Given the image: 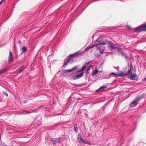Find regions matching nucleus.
<instances>
[{
	"instance_id": "21",
	"label": "nucleus",
	"mask_w": 146,
	"mask_h": 146,
	"mask_svg": "<svg viewBox=\"0 0 146 146\" xmlns=\"http://www.w3.org/2000/svg\"><path fill=\"white\" fill-rule=\"evenodd\" d=\"M24 69H25V68H24L23 67H22L20 69H19V73L21 72L23 70H24Z\"/></svg>"
},
{
	"instance_id": "14",
	"label": "nucleus",
	"mask_w": 146,
	"mask_h": 146,
	"mask_svg": "<svg viewBox=\"0 0 146 146\" xmlns=\"http://www.w3.org/2000/svg\"><path fill=\"white\" fill-rule=\"evenodd\" d=\"M73 62V60L71 59H68L67 60H66L64 62V64L63 66H66L68 64V62Z\"/></svg>"
},
{
	"instance_id": "3",
	"label": "nucleus",
	"mask_w": 146,
	"mask_h": 146,
	"mask_svg": "<svg viewBox=\"0 0 146 146\" xmlns=\"http://www.w3.org/2000/svg\"><path fill=\"white\" fill-rule=\"evenodd\" d=\"M146 31V24L141 27H140L136 28L135 30V32H140L142 31Z\"/></svg>"
},
{
	"instance_id": "30",
	"label": "nucleus",
	"mask_w": 146,
	"mask_h": 146,
	"mask_svg": "<svg viewBox=\"0 0 146 146\" xmlns=\"http://www.w3.org/2000/svg\"><path fill=\"white\" fill-rule=\"evenodd\" d=\"M72 79L74 80H76L77 79L76 78V76H73V77H72Z\"/></svg>"
},
{
	"instance_id": "11",
	"label": "nucleus",
	"mask_w": 146,
	"mask_h": 146,
	"mask_svg": "<svg viewBox=\"0 0 146 146\" xmlns=\"http://www.w3.org/2000/svg\"><path fill=\"white\" fill-rule=\"evenodd\" d=\"M80 53L79 52H77L73 54L70 55L68 56V59H70L75 56H76L79 54Z\"/></svg>"
},
{
	"instance_id": "20",
	"label": "nucleus",
	"mask_w": 146,
	"mask_h": 146,
	"mask_svg": "<svg viewBox=\"0 0 146 146\" xmlns=\"http://www.w3.org/2000/svg\"><path fill=\"white\" fill-rule=\"evenodd\" d=\"M27 50V48L25 46H23L22 48V52H24L26 51Z\"/></svg>"
},
{
	"instance_id": "26",
	"label": "nucleus",
	"mask_w": 146,
	"mask_h": 146,
	"mask_svg": "<svg viewBox=\"0 0 146 146\" xmlns=\"http://www.w3.org/2000/svg\"><path fill=\"white\" fill-rule=\"evenodd\" d=\"M119 53H120V54H122L123 56L125 54V53H124V52L122 51H121Z\"/></svg>"
},
{
	"instance_id": "31",
	"label": "nucleus",
	"mask_w": 146,
	"mask_h": 146,
	"mask_svg": "<svg viewBox=\"0 0 146 146\" xmlns=\"http://www.w3.org/2000/svg\"><path fill=\"white\" fill-rule=\"evenodd\" d=\"M103 65V63L102 62L101 64L100 65V66H102V65Z\"/></svg>"
},
{
	"instance_id": "17",
	"label": "nucleus",
	"mask_w": 146,
	"mask_h": 146,
	"mask_svg": "<svg viewBox=\"0 0 146 146\" xmlns=\"http://www.w3.org/2000/svg\"><path fill=\"white\" fill-rule=\"evenodd\" d=\"M84 73L83 72H82L80 73V74L76 76V78L78 79L81 77H82L84 75Z\"/></svg>"
},
{
	"instance_id": "7",
	"label": "nucleus",
	"mask_w": 146,
	"mask_h": 146,
	"mask_svg": "<svg viewBox=\"0 0 146 146\" xmlns=\"http://www.w3.org/2000/svg\"><path fill=\"white\" fill-rule=\"evenodd\" d=\"M133 68V69H132V71H131V73L129 74H130V78L132 80H136L137 78V76L136 74H132V71Z\"/></svg>"
},
{
	"instance_id": "12",
	"label": "nucleus",
	"mask_w": 146,
	"mask_h": 146,
	"mask_svg": "<svg viewBox=\"0 0 146 146\" xmlns=\"http://www.w3.org/2000/svg\"><path fill=\"white\" fill-rule=\"evenodd\" d=\"M13 60L12 53L11 51L9 52L8 58V62H12Z\"/></svg>"
},
{
	"instance_id": "2",
	"label": "nucleus",
	"mask_w": 146,
	"mask_h": 146,
	"mask_svg": "<svg viewBox=\"0 0 146 146\" xmlns=\"http://www.w3.org/2000/svg\"><path fill=\"white\" fill-rule=\"evenodd\" d=\"M133 69V66L131 64L129 66V70L126 72L125 73L124 72H120V73L118 74H117L114 73L112 72L110 74V75L113 74L114 76L116 77H123L127 75H128L129 74L131 73V71H132V69Z\"/></svg>"
},
{
	"instance_id": "6",
	"label": "nucleus",
	"mask_w": 146,
	"mask_h": 146,
	"mask_svg": "<svg viewBox=\"0 0 146 146\" xmlns=\"http://www.w3.org/2000/svg\"><path fill=\"white\" fill-rule=\"evenodd\" d=\"M90 61L88 62H86L83 64V66L82 67L81 69H79L77 71L78 72H83L85 70L86 67L87 65L90 64Z\"/></svg>"
},
{
	"instance_id": "33",
	"label": "nucleus",
	"mask_w": 146,
	"mask_h": 146,
	"mask_svg": "<svg viewBox=\"0 0 146 146\" xmlns=\"http://www.w3.org/2000/svg\"><path fill=\"white\" fill-rule=\"evenodd\" d=\"M143 80H145V81H146V77L144 79H143Z\"/></svg>"
},
{
	"instance_id": "18",
	"label": "nucleus",
	"mask_w": 146,
	"mask_h": 146,
	"mask_svg": "<svg viewBox=\"0 0 146 146\" xmlns=\"http://www.w3.org/2000/svg\"><path fill=\"white\" fill-rule=\"evenodd\" d=\"M97 48H99V50L100 51H102V53H103L104 50L105 49V47L103 46H100L98 47Z\"/></svg>"
},
{
	"instance_id": "13",
	"label": "nucleus",
	"mask_w": 146,
	"mask_h": 146,
	"mask_svg": "<svg viewBox=\"0 0 146 146\" xmlns=\"http://www.w3.org/2000/svg\"><path fill=\"white\" fill-rule=\"evenodd\" d=\"M51 141L54 144L59 143L60 142V140L57 138H54L51 140Z\"/></svg>"
},
{
	"instance_id": "22",
	"label": "nucleus",
	"mask_w": 146,
	"mask_h": 146,
	"mask_svg": "<svg viewBox=\"0 0 146 146\" xmlns=\"http://www.w3.org/2000/svg\"><path fill=\"white\" fill-rule=\"evenodd\" d=\"M77 128V124H76V125H74V131L76 132H77V130H76Z\"/></svg>"
},
{
	"instance_id": "25",
	"label": "nucleus",
	"mask_w": 146,
	"mask_h": 146,
	"mask_svg": "<svg viewBox=\"0 0 146 146\" xmlns=\"http://www.w3.org/2000/svg\"><path fill=\"white\" fill-rule=\"evenodd\" d=\"M116 49L118 50L119 53L122 50V49L121 48H116Z\"/></svg>"
},
{
	"instance_id": "35",
	"label": "nucleus",
	"mask_w": 146,
	"mask_h": 146,
	"mask_svg": "<svg viewBox=\"0 0 146 146\" xmlns=\"http://www.w3.org/2000/svg\"><path fill=\"white\" fill-rule=\"evenodd\" d=\"M24 103H25L27 102H26V101H24Z\"/></svg>"
},
{
	"instance_id": "16",
	"label": "nucleus",
	"mask_w": 146,
	"mask_h": 146,
	"mask_svg": "<svg viewBox=\"0 0 146 146\" xmlns=\"http://www.w3.org/2000/svg\"><path fill=\"white\" fill-rule=\"evenodd\" d=\"M8 70V68L7 67L5 68L1 69L0 70V74H2L7 72Z\"/></svg>"
},
{
	"instance_id": "34",
	"label": "nucleus",
	"mask_w": 146,
	"mask_h": 146,
	"mask_svg": "<svg viewBox=\"0 0 146 146\" xmlns=\"http://www.w3.org/2000/svg\"><path fill=\"white\" fill-rule=\"evenodd\" d=\"M127 27H128V28H130V26H127Z\"/></svg>"
},
{
	"instance_id": "29",
	"label": "nucleus",
	"mask_w": 146,
	"mask_h": 146,
	"mask_svg": "<svg viewBox=\"0 0 146 146\" xmlns=\"http://www.w3.org/2000/svg\"><path fill=\"white\" fill-rule=\"evenodd\" d=\"M74 73H73V72H71L70 73V75L69 76H72V75H74Z\"/></svg>"
},
{
	"instance_id": "24",
	"label": "nucleus",
	"mask_w": 146,
	"mask_h": 146,
	"mask_svg": "<svg viewBox=\"0 0 146 146\" xmlns=\"http://www.w3.org/2000/svg\"><path fill=\"white\" fill-rule=\"evenodd\" d=\"M1 146H8L7 144L4 143H1Z\"/></svg>"
},
{
	"instance_id": "1",
	"label": "nucleus",
	"mask_w": 146,
	"mask_h": 146,
	"mask_svg": "<svg viewBox=\"0 0 146 146\" xmlns=\"http://www.w3.org/2000/svg\"><path fill=\"white\" fill-rule=\"evenodd\" d=\"M107 44L108 47L111 48V50L116 48L117 47L115 46V45H113V43L111 42H107L106 40H100L96 44H95L92 45L88 46L84 50L85 52L88 51L89 49L94 47L95 46H98L101 44Z\"/></svg>"
},
{
	"instance_id": "28",
	"label": "nucleus",
	"mask_w": 146,
	"mask_h": 146,
	"mask_svg": "<svg viewBox=\"0 0 146 146\" xmlns=\"http://www.w3.org/2000/svg\"><path fill=\"white\" fill-rule=\"evenodd\" d=\"M123 56H124L125 59H127L128 58V57L126 54H125Z\"/></svg>"
},
{
	"instance_id": "8",
	"label": "nucleus",
	"mask_w": 146,
	"mask_h": 146,
	"mask_svg": "<svg viewBox=\"0 0 146 146\" xmlns=\"http://www.w3.org/2000/svg\"><path fill=\"white\" fill-rule=\"evenodd\" d=\"M78 68V67L77 66H75L72 69H68L66 70H64V73H66L67 72H72L73 71L76 70Z\"/></svg>"
},
{
	"instance_id": "32",
	"label": "nucleus",
	"mask_w": 146,
	"mask_h": 146,
	"mask_svg": "<svg viewBox=\"0 0 146 146\" xmlns=\"http://www.w3.org/2000/svg\"><path fill=\"white\" fill-rule=\"evenodd\" d=\"M3 0H1L0 2V4L3 1Z\"/></svg>"
},
{
	"instance_id": "27",
	"label": "nucleus",
	"mask_w": 146,
	"mask_h": 146,
	"mask_svg": "<svg viewBox=\"0 0 146 146\" xmlns=\"http://www.w3.org/2000/svg\"><path fill=\"white\" fill-rule=\"evenodd\" d=\"M3 94L4 95H6V96H8V94L6 92H4L3 93Z\"/></svg>"
},
{
	"instance_id": "9",
	"label": "nucleus",
	"mask_w": 146,
	"mask_h": 146,
	"mask_svg": "<svg viewBox=\"0 0 146 146\" xmlns=\"http://www.w3.org/2000/svg\"><path fill=\"white\" fill-rule=\"evenodd\" d=\"M102 53V51H100L99 50V48H97V50L94 52V55L96 56L99 57Z\"/></svg>"
},
{
	"instance_id": "19",
	"label": "nucleus",
	"mask_w": 146,
	"mask_h": 146,
	"mask_svg": "<svg viewBox=\"0 0 146 146\" xmlns=\"http://www.w3.org/2000/svg\"><path fill=\"white\" fill-rule=\"evenodd\" d=\"M92 67H93V66L91 65H90L87 68V69L85 71L86 73H89V70L91 69V68Z\"/></svg>"
},
{
	"instance_id": "4",
	"label": "nucleus",
	"mask_w": 146,
	"mask_h": 146,
	"mask_svg": "<svg viewBox=\"0 0 146 146\" xmlns=\"http://www.w3.org/2000/svg\"><path fill=\"white\" fill-rule=\"evenodd\" d=\"M141 98L139 97L136 98L132 103L130 104V107H133L135 106L137 104V102Z\"/></svg>"
},
{
	"instance_id": "5",
	"label": "nucleus",
	"mask_w": 146,
	"mask_h": 146,
	"mask_svg": "<svg viewBox=\"0 0 146 146\" xmlns=\"http://www.w3.org/2000/svg\"><path fill=\"white\" fill-rule=\"evenodd\" d=\"M78 142L80 143H85V144H86V143L89 144V143L88 142H85V141L82 139L81 135L79 134H78Z\"/></svg>"
},
{
	"instance_id": "15",
	"label": "nucleus",
	"mask_w": 146,
	"mask_h": 146,
	"mask_svg": "<svg viewBox=\"0 0 146 146\" xmlns=\"http://www.w3.org/2000/svg\"><path fill=\"white\" fill-rule=\"evenodd\" d=\"M107 87V86L105 85H103L102 86L99 88L96 91H102L105 88Z\"/></svg>"
},
{
	"instance_id": "23",
	"label": "nucleus",
	"mask_w": 146,
	"mask_h": 146,
	"mask_svg": "<svg viewBox=\"0 0 146 146\" xmlns=\"http://www.w3.org/2000/svg\"><path fill=\"white\" fill-rule=\"evenodd\" d=\"M98 73V71L96 70H95L94 71L93 73L92 74V75L93 76H94L96 74H97Z\"/></svg>"
},
{
	"instance_id": "10",
	"label": "nucleus",
	"mask_w": 146,
	"mask_h": 146,
	"mask_svg": "<svg viewBox=\"0 0 146 146\" xmlns=\"http://www.w3.org/2000/svg\"><path fill=\"white\" fill-rule=\"evenodd\" d=\"M36 111V109H34L33 110H32V111H26L24 110H22L21 111V113L22 114H25L26 113H32V112H35Z\"/></svg>"
},
{
	"instance_id": "36",
	"label": "nucleus",
	"mask_w": 146,
	"mask_h": 146,
	"mask_svg": "<svg viewBox=\"0 0 146 146\" xmlns=\"http://www.w3.org/2000/svg\"><path fill=\"white\" fill-rule=\"evenodd\" d=\"M98 0H95V1H98Z\"/></svg>"
}]
</instances>
